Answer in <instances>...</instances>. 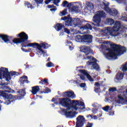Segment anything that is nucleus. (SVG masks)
<instances>
[{"instance_id":"41","label":"nucleus","mask_w":127,"mask_h":127,"mask_svg":"<svg viewBox=\"0 0 127 127\" xmlns=\"http://www.w3.org/2000/svg\"><path fill=\"white\" fill-rule=\"evenodd\" d=\"M35 1L38 4L42 3L43 0H35Z\"/></svg>"},{"instance_id":"33","label":"nucleus","mask_w":127,"mask_h":127,"mask_svg":"<svg viewBox=\"0 0 127 127\" xmlns=\"http://www.w3.org/2000/svg\"><path fill=\"white\" fill-rule=\"evenodd\" d=\"M2 68L4 67H1V69L0 70V79H3V78H4V74H3V72H1Z\"/></svg>"},{"instance_id":"42","label":"nucleus","mask_w":127,"mask_h":127,"mask_svg":"<svg viewBox=\"0 0 127 127\" xmlns=\"http://www.w3.org/2000/svg\"><path fill=\"white\" fill-rule=\"evenodd\" d=\"M5 92H6L7 93H14V90H13L12 89H10L9 91L5 90Z\"/></svg>"},{"instance_id":"11","label":"nucleus","mask_w":127,"mask_h":127,"mask_svg":"<svg viewBox=\"0 0 127 127\" xmlns=\"http://www.w3.org/2000/svg\"><path fill=\"white\" fill-rule=\"evenodd\" d=\"M84 59H88L89 60L87 63V64L90 66L91 67H93V69L96 70H99V65L96 63V59L94 58L93 57H84Z\"/></svg>"},{"instance_id":"35","label":"nucleus","mask_w":127,"mask_h":127,"mask_svg":"<svg viewBox=\"0 0 127 127\" xmlns=\"http://www.w3.org/2000/svg\"><path fill=\"white\" fill-rule=\"evenodd\" d=\"M46 66L47 67H54V64L51 62H49L48 64H47Z\"/></svg>"},{"instance_id":"55","label":"nucleus","mask_w":127,"mask_h":127,"mask_svg":"<svg viewBox=\"0 0 127 127\" xmlns=\"http://www.w3.org/2000/svg\"><path fill=\"white\" fill-rule=\"evenodd\" d=\"M116 0V1H119V0Z\"/></svg>"},{"instance_id":"59","label":"nucleus","mask_w":127,"mask_h":127,"mask_svg":"<svg viewBox=\"0 0 127 127\" xmlns=\"http://www.w3.org/2000/svg\"><path fill=\"white\" fill-rule=\"evenodd\" d=\"M93 113H96V112H95V111H93Z\"/></svg>"},{"instance_id":"57","label":"nucleus","mask_w":127,"mask_h":127,"mask_svg":"<svg viewBox=\"0 0 127 127\" xmlns=\"http://www.w3.org/2000/svg\"><path fill=\"white\" fill-rule=\"evenodd\" d=\"M1 108V107H0V110Z\"/></svg>"},{"instance_id":"58","label":"nucleus","mask_w":127,"mask_h":127,"mask_svg":"<svg viewBox=\"0 0 127 127\" xmlns=\"http://www.w3.org/2000/svg\"><path fill=\"white\" fill-rule=\"evenodd\" d=\"M99 1H100L99 0H97V2H99Z\"/></svg>"},{"instance_id":"22","label":"nucleus","mask_w":127,"mask_h":127,"mask_svg":"<svg viewBox=\"0 0 127 127\" xmlns=\"http://www.w3.org/2000/svg\"><path fill=\"white\" fill-rule=\"evenodd\" d=\"M80 29H82V30H85L86 29L92 30V27L90 24H86L84 27H81Z\"/></svg>"},{"instance_id":"40","label":"nucleus","mask_w":127,"mask_h":127,"mask_svg":"<svg viewBox=\"0 0 127 127\" xmlns=\"http://www.w3.org/2000/svg\"><path fill=\"white\" fill-rule=\"evenodd\" d=\"M64 32H65L67 34H70V30H69V29H68L67 28H64Z\"/></svg>"},{"instance_id":"28","label":"nucleus","mask_w":127,"mask_h":127,"mask_svg":"<svg viewBox=\"0 0 127 127\" xmlns=\"http://www.w3.org/2000/svg\"><path fill=\"white\" fill-rule=\"evenodd\" d=\"M17 93H19L21 97H24L25 96V90L22 89L20 90L19 91H17Z\"/></svg>"},{"instance_id":"14","label":"nucleus","mask_w":127,"mask_h":127,"mask_svg":"<svg viewBox=\"0 0 127 127\" xmlns=\"http://www.w3.org/2000/svg\"><path fill=\"white\" fill-rule=\"evenodd\" d=\"M119 100H115L117 104H127V96L126 95H119L118 96Z\"/></svg>"},{"instance_id":"5","label":"nucleus","mask_w":127,"mask_h":127,"mask_svg":"<svg viewBox=\"0 0 127 127\" xmlns=\"http://www.w3.org/2000/svg\"><path fill=\"white\" fill-rule=\"evenodd\" d=\"M28 47H33V48H36L38 50V53L40 54H43L44 57L47 56L46 54V51L42 50V48L46 49V48H48V47H50V45H48V44L46 43H41V45H39L37 43H29L27 45Z\"/></svg>"},{"instance_id":"1","label":"nucleus","mask_w":127,"mask_h":127,"mask_svg":"<svg viewBox=\"0 0 127 127\" xmlns=\"http://www.w3.org/2000/svg\"><path fill=\"white\" fill-rule=\"evenodd\" d=\"M52 102H55L57 104V101H59L60 105L66 108V110H63V111L64 113L65 116L69 118H73L75 116V112L73 111H78L79 113L85 110V104L84 102H79L78 100H72V105L70 103L71 101L69 98H63L62 99H55L53 98Z\"/></svg>"},{"instance_id":"7","label":"nucleus","mask_w":127,"mask_h":127,"mask_svg":"<svg viewBox=\"0 0 127 127\" xmlns=\"http://www.w3.org/2000/svg\"><path fill=\"white\" fill-rule=\"evenodd\" d=\"M92 37L91 35H85L82 36L78 35L75 36V40L76 42L84 41V42H87V43H91Z\"/></svg>"},{"instance_id":"15","label":"nucleus","mask_w":127,"mask_h":127,"mask_svg":"<svg viewBox=\"0 0 127 127\" xmlns=\"http://www.w3.org/2000/svg\"><path fill=\"white\" fill-rule=\"evenodd\" d=\"M80 51L81 52H84L85 55H88L89 53H92L93 52V50H91V49L89 47L83 46L80 48Z\"/></svg>"},{"instance_id":"20","label":"nucleus","mask_w":127,"mask_h":127,"mask_svg":"<svg viewBox=\"0 0 127 127\" xmlns=\"http://www.w3.org/2000/svg\"><path fill=\"white\" fill-rule=\"evenodd\" d=\"M20 81L22 84H24V83H29V81L27 80V76L24 75L20 77Z\"/></svg>"},{"instance_id":"36","label":"nucleus","mask_w":127,"mask_h":127,"mask_svg":"<svg viewBox=\"0 0 127 127\" xmlns=\"http://www.w3.org/2000/svg\"><path fill=\"white\" fill-rule=\"evenodd\" d=\"M109 109H110V106H106L103 108V110L105 112H108V111H109Z\"/></svg>"},{"instance_id":"23","label":"nucleus","mask_w":127,"mask_h":127,"mask_svg":"<svg viewBox=\"0 0 127 127\" xmlns=\"http://www.w3.org/2000/svg\"><path fill=\"white\" fill-rule=\"evenodd\" d=\"M0 38H2V40H3V41H4L5 43L9 41V39H8V37L6 35H0Z\"/></svg>"},{"instance_id":"53","label":"nucleus","mask_w":127,"mask_h":127,"mask_svg":"<svg viewBox=\"0 0 127 127\" xmlns=\"http://www.w3.org/2000/svg\"><path fill=\"white\" fill-rule=\"evenodd\" d=\"M21 49H22V50L23 51H24V49L22 48Z\"/></svg>"},{"instance_id":"10","label":"nucleus","mask_w":127,"mask_h":127,"mask_svg":"<svg viewBox=\"0 0 127 127\" xmlns=\"http://www.w3.org/2000/svg\"><path fill=\"white\" fill-rule=\"evenodd\" d=\"M5 97V105H9L10 102H13V100L15 99V97L11 94H5V92L3 91L0 90V95ZM1 101L0 100V104H1Z\"/></svg>"},{"instance_id":"50","label":"nucleus","mask_w":127,"mask_h":127,"mask_svg":"<svg viewBox=\"0 0 127 127\" xmlns=\"http://www.w3.org/2000/svg\"><path fill=\"white\" fill-rule=\"evenodd\" d=\"M87 111H90V108L86 109Z\"/></svg>"},{"instance_id":"27","label":"nucleus","mask_w":127,"mask_h":127,"mask_svg":"<svg viewBox=\"0 0 127 127\" xmlns=\"http://www.w3.org/2000/svg\"><path fill=\"white\" fill-rule=\"evenodd\" d=\"M47 7L48 8H51L50 9L51 11H55L57 9V8H56L53 5H49Z\"/></svg>"},{"instance_id":"44","label":"nucleus","mask_w":127,"mask_h":127,"mask_svg":"<svg viewBox=\"0 0 127 127\" xmlns=\"http://www.w3.org/2000/svg\"><path fill=\"white\" fill-rule=\"evenodd\" d=\"M100 83H99V82H96L95 84V87H100Z\"/></svg>"},{"instance_id":"8","label":"nucleus","mask_w":127,"mask_h":127,"mask_svg":"<svg viewBox=\"0 0 127 127\" xmlns=\"http://www.w3.org/2000/svg\"><path fill=\"white\" fill-rule=\"evenodd\" d=\"M105 13L103 11L96 12L95 15L93 17V24L96 26H99L101 23V16H105Z\"/></svg>"},{"instance_id":"31","label":"nucleus","mask_w":127,"mask_h":127,"mask_svg":"<svg viewBox=\"0 0 127 127\" xmlns=\"http://www.w3.org/2000/svg\"><path fill=\"white\" fill-rule=\"evenodd\" d=\"M67 43V44H68L70 50H73V49H74V46H73V44H72V43L68 41Z\"/></svg>"},{"instance_id":"18","label":"nucleus","mask_w":127,"mask_h":127,"mask_svg":"<svg viewBox=\"0 0 127 127\" xmlns=\"http://www.w3.org/2000/svg\"><path fill=\"white\" fill-rule=\"evenodd\" d=\"M64 96H66L68 98H71V99H75L76 95L74 94L73 91H68L64 93Z\"/></svg>"},{"instance_id":"25","label":"nucleus","mask_w":127,"mask_h":127,"mask_svg":"<svg viewBox=\"0 0 127 127\" xmlns=\"http://www.w3.org/2000/svg\"><path fill=\"white\" fill-rule=\"evenodd\" d=\"M122 71L127 72V62L122 66Z\"/></svg>"},{"instance_id":"26","label":"nucleus","mask_w":127,"mask_h":127,"mask_svg":"<svg viewBox=\"0 0 127 127\" xmlns=\"http://www.w3.org/2000/svg\"><path fill=\"white\" fill-rule=\"evenodd\" d=\"M106 21L109 25H112V24H114L115 23V21H114L113 19L111 18H108L106 20Z\"/></svg>"},{"instance_id":"48","label":"nucleus","mask_w":127,"mask_h":127,"mask_svg":"<svg viewBox=\"0 0 127 127\" xmlns=\"http://www.w3.org/2000/svg\"><path fill=\"white\" fill-rule=\"evenodd\" d=\"M76 83H77V84H79V83H80V81L77 80Z\"/></svg>"},{"instance_id":"3","label":"nucleus","mask_w":127,"mask_h":127,"mask_svg":"<svg viewBox=\"0 0 127 127\" xmlns=\"http://www.w3.org/2000/svg\"><path fill=\"white\" fill-rule=\"evenodd\" d=\"M121 28H124L121 25L120 21H116L114 27H108L105 28L103 32L106 34H109L111 36H117L120 34L119 31L121 30Z\"/></svg>"},{"instance_id":"19","label":"nucleus","mask_w":127,"mask_h":127,"mask_svg":"<svg viewBox=\"0 0 127 127\" xmlns=\"http://www.w3.org/2000/svg\"><path fill=\"white\" fill-rule=\"evenodd\" d=\"M86 4L85 10H89V11H91L92 9L94 8V5L93 3L89 2H86Z\"/></svg>"},{"instance_id":"4","label":"nucleus","mask_w":127,"mask_h":127,"mask_svg":"<svg viewBox=\"0 0 127 127\" xmlns=\"http://www.w3.org/2000/svg\"><path fill=\"white\" fill-rule=\"evenodd\" d=\"M62 6L64 7H66V6L68 7L69 12H72V13L79 12L80 8H83L82 3L80 2H73L68 3V1L66 0L63 2Z\"/></svg>"},{"instance_id":"39","label":"nucleus","mask_w":127,"mask_h":127,"mask_svg":"<svg viewBox=\"0 0 127 127\" xmlns=\"http://www.w3.org/2000/svg\"><path fill=\"white\" fill-rule=\"evenodd\" d=\"M92 106L94 107V108H99L100 107V105L96 103H93Z\"/></svg>"},{"instance_id":"54","label":"nucleus","mask_w":127,"mask_h":127,"mask_svg":"<svg viewBox=\"0 0 127 127\" xmlns=\"http://www.w3.org/2000/svg\"><path fill=\"white\" fill-rule=\"evenodd\" d=\"M49 60H50V58H48V61H49Z\"/></svg>"},{"instance_id":"38","label":"nucleus","mask_w":127,"mask_h":127,"mask_svg":"<svg viewBox=\"0 0 127 127\" xmlns=\"http://www.w3.org/2000/svg\"><path fill=\"white\" fill-rule=\"evenodd\" d=\"M50 92H51V90H50V89H49V88H46L44 91V93L45 94H48V93H50Z\"/></svg>"},{"instance_id":"45","label":"nucleus","mask_w":127,"mask_h":127,"mask_svg":"<svg viewBox=\"0 0 127 127\" xmlns=\"http://www.w3.org/2000/svg\"><path fill=\"white\" fill-rule=\"evenodd\" d=\"M43 82L44 83H47L48 80L46 79H44L43 80Z\"/></svg>"},{"instance_id":"12","label":"nucleus","mask_w":127,"mask_h":127,"mask_svg":"<svg viewBox=\"0 0 127 127\" xmlns=\"http://www.w3.org/2000/svg\"><path fill=\"white\" fill-rule=\"evenodd\" d=\"M18 35L20 38H15L13 40V43L15 44H18L19 43H21V42H24L25 40H27V39H28V36L24 32H22Z\"/></svg>"},{"instance_id":"49","label":"nucleus","mask_w":127,"mask_h":127,"mask_svg":"<svg viewBox=\"0 0 127 127\" xmlns=\"http://www.w3.org/2000/svg\"><path fill=\"white\" fill-rule=\"evenodd\" d=\"M110 116H114V113H113V114L111 113V114H110Z\"/></svg>"},{"instance_id":"29","label":"nucleus","mask_w":127,"mask_h":127,"mask_svg":"<svg viewBox=\"0 0 127 127\" xmlns=\"http://www.w3.org/2000/svg\"><path fill=\"white\" fill-rule=\"evenodd\" d=\"M25 6H27L28 7V8H31V9H32V8H34V6H32V5H31V4H30V3L28 2H26L25 3Z\"/></svg>"},{"instance_id":"6","label":"nucleus","mask_w":127,"mask_h":127,"mask_svg":"<svg viewBox=\"0 0 127 127\" xmlns=\"http://www.w3.org/2000/svg\"><path fill=\"white\" fill-rule=\"evenodd\" d=\"M63 20H64L65 22V25L67 26H72V27H76L77 25H80L81 24V20L79 18H68L67 17H64L62 18Z\"/></svg>"},{"instance_id":"52","label":"nucleus","mask_w":127,"mask_h":127,"mask_svg":"<svg viewBox=\"0 0 127 127\" xmlns=\"http://www.w3.org/2000/svg\"><path fill=\"white\" fill-rule=\"evenodd\" d=\"M110 110L111 111H112V110H113V107H111V108L110 109Z\"/></svg>"},{"instance_id":"2","label":"nucleus","mask_w":127,"mask_h":127,"mask_svg":"<svg viewBox=\"0 0 127 127\" xmlns=\"http://www.w3.org/2000/svg\"><path fill=\"white\" fill-rule=\"evenodd\" d=\"M102 47L105 49L103 52L104 56L108 59H117L118 56H121L124 52H127L126 47L111 44L109 41L104 42Z\"/></svg>"},{"instance_id":"51","label":"nucleus","mask_w":127,"mask_h":127,"mask_svg":"<svg viewBox=\"0 0 127 127\" xmlns=\"http://www.w3.org/2000/svg\"><path fill=\"white\" fill-rule=\"evenodd\" d=\"M57 127H63V126H59Z\"/></svg>"},{"instance_id":"16","label":"nucleus","mask_w":127,"mask_h":127,"mask_svg":"<svg viewBox=\"0 0 127 127\" xmlns=\"http://www.w3.org/2000/svg\"><path fill=\"white\" fill-rule=\"evenodd\" d=\"M124 79V73L122 71H119L116 75L115 81L116 82H120L121 80Z\"/></svg>"},{"instance_id":"17","label":"nucleus","mask_w":127,"mask_h":127,"mask_svg":"<svg viewBox=\"0 0 127 127\" xmlns=\"http://www.w3.org/2000/svg\"><path fill=\"white\" fill-rule=\"evenodd\" d=\"M79 72H80V73H82V74H83V75H85L87 79H88V80L90 81V82H93V81H94V79L92 78V77H91V75L88 74L87 71H86L85 70L80 69V70H79Z\"/></svg>"},{"instance_id":"21","label":"nucleus","mask_w":127,"mask_h":127,"mask_svg":"<svg viewBox=\"0 0 127 127\" xmlns=\"http://www.w3.org/2000/svg\"><path fill=\"white\" fill-rule=\"evenodd\" d=\"M39 91V87L38 86H35L33 87L32 89V93L33 95H36L37 92Z\"/></svg>"},{"instance_id":"24","label":"nucleus","mask_w":127,"mask_h":127,"mask_svg":"<svg viewBox=\"0 0 127 127\" xmlns=\"http://www.w3.org/2000/svg\"><path fill=\"white\" fill-rule=\"evenodd\" d=\"M63 26H64L61 24H57L55 27V28L56 29V30H57V31H59L60 30H61L62 28H63Z\"/></svg>"},{"instance_id":"34","label":"nucleus","mask_w":127,"mask_h":127,"mask_svg":"<svg viewBox=\"0 0 127 127\" xmlns=\"http://www.w3.org/2000/svg\"><path fill=\"white\" fill-rule=\"evenodd\" d=\"M59 2H60V0H54L53 1V3L57 6H59Z\"/></svg>"},{"instance_id":"9","label":"nucleus","mask_w":127,"mask_h":127,"mask_svg":"<svg viewBox=\"0 0 127 127\" xmlns=\"http://www.w3.org/2000/svg\"><path fill=\"white\" fill-rule=\"evenodd\" d=\"M102 4L104 6V9L105 11L109 13V14L112 15L113 16H116V15H118L119 13L118 12V10L116 9H110L109 7V5H110V3L106 1V0H103L102 2Z\"/></svg>"},{"instance_id":"47","label":"nucleus","mask_w":127,"mask_h":127,"mask_svg":"<svg viewBox=\"0 0 127 127\" xmlns=\"http://www.w3.org/2000/svg\"><path fill=\"white\" fill-rule=\"evenodd\" d=\"M98 89H95V92H96V93H98Z\"/></svg>"},{"instance_id":"13","label":"nucleus","mask_w":127,"mask_h":127,"mask_svg":"<svg viewBox=\"0 0 127 127\" xmlns=\"http://www.w3.org/2000/svg\"><path fill=\"white\" fill-rule=\"evenodd\" d=\"M1 72H2L4 74V78H5L6 81H9L11 79L10 76H14L16 75V72L15 71H11L8 72V69L6 68H2Z\"/></svg>"},{"instance_id":"43","label":"nucleus","mask_w":127,"mask_h":127,"mask_svg":"<svg viewBox=\"0 0 127 127\" xmlns=\"http://www.w3.org/2000/svg\"><path fill=\"white\" fill-rule=\"evenodd\" d=\"M80 87H81V88H84V87H86V84L85 83H81L80 84Z\"/></svg>"},{"instance_id":"60","label":"nucleus","mask_w":127,"mask_h":127,"mask_svg":"<svg viewBox=\"0 0 127 127\" xmlns=\"http://www.w3.org/2000/svg\"><path fill=\"white\" fill-rule=\"evenodd\" d=\"M87 33H89V32H87Z\"/></svg>"},{"instance_id":"56","label":"nucleus","mask_w":127,"mask_h":127,"mask_svg":"<svg viewBox=\"0 0 127 127\" xmlns=\"http://www.w3.org/2000/svg\"><path fill=\"white\" fill-rule=\"evenodd\" d=\"M72 32H74V30H71Z\"/></svg>"},{"instance_id":"46","label":"nucleus","mask_w":127,"mask_h":127,"mask_svg":"<svg viewBox=\"0 0 127 127\" xmlns=\"http://www.w3.org/2000/svg\"><path fill=\"white\" fill-rule=\"evenodd\" d=\"M80 78H81L82 80H84V79H85V77H84V76L81 75V76H80Z\"/></svg>"},{"instance_id":"30","label":"nucleus","mask_w":127,"mask_h":127,"mask_svg":"<svg viewBox=\"0 0 127 127\" xmlns=\"http://www.w3.org/2000/svg\"><path fill=\"white\" fill-rule=\"evenodd\" d=\"M126 10L127 11V6L126 8ZM121 19H122V20H124V21H127V15H125L123 14L122 15V17L121 18Z\"/></svg>"},{"instance_id":"32","label":"nucleus","mask_w":127,"mask_h":127,"mask_svg":"<svg viewBox=\"0 0 127 127\" xmlns=\"http://www.w3.org/2000/svg\"><path fill=\"white\" fill-rule=\"evenodd\" d=\"M67 13V9H64V10H63L61 13H60V15L62 16L63 15H66V14Z\"/></svg>"},{"instance_id":"61","label":"nucleus","mask_w":127,"mask_h":127,"mask_svg":"<svg viewBox=\"0 0 127 127\" xmlns=\"http://www.w3.org/2000/svg\"><path fill=\"white\" fill-rule=\"evenodd\" d=\"M52 107H53V106H52Z\"/></svg>"},{"instance_id":"37","label":"nucleus","mask_w":127,"mask_h":127,"mask_svg":"<svg viewBox=\"0 0 127 127\" xmlns=\"http://www.w3.org/2000/svg\"><path fill=\"white\" fill-rule=\"evenodd\" d=\"M115 91H117V88L115 87H112L109 89V92H115Z\"/></svg>"}]
</instances>
